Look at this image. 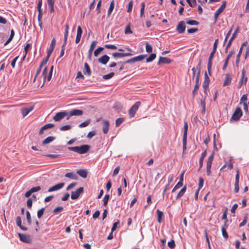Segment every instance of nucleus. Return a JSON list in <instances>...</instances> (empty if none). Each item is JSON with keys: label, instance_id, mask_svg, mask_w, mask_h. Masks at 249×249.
I'll list each match as a JSON object with an SVG mask.
<instances>
[{"label": "nucleus", "instance_id": "nucleus-1", "mask_svg": "<svg viewBox=\"0 0 249 249\" xmlns=\"http://www.w3.org/2000/svg\"><path fill=\"white\" fill-rule=\"evenodd\" d=\"M90 149L89 145L85 144L80 146L69 147L68 149L70 151H74L78 154H83L87 153Z\"/></svg>", "mask_w": 249, "mask_h": 249}, {"label": "nucleus", "instance_id": "nucleus-2", "mask_svg": "<svg viewBox=\"0 0 249 249\" xmlns=\"http://www.w3.org/2000/svg\"><path fill=\"white\" fill-rule=\"evenodd\" d=\"M200 64H201V60L199 61V63L198 64V72L197 73L196 78V83H195L194 89L192 92L193 96L196 95L198 93V90L199 87V77H200Z\"/></svg>", "mask_w": 249, "mask_h": 249}, {"label": "nucleus", "instance_id": "nucleus-3", "mask_svg": "<svg viewBox=\"0 0 249 249\" xmlns=\"http://www.w3.org/2000/svg\"><path fill=\"white\" fill-rule=\"evenodd\" d=\"M141 103L139 101L136 102L129 109L128 113L130 118L134 116L136 111L141 106Z\"/></svg>", "mask_w": 249, "mask_h": 249}, {"label": "nucleus", "instance_id": "nucleus-4", "mask_svg": "<svg viewBox=\"0 0 249 249\" xmlns=\"http://www.w3.org/2000/svg\"><path fill=\"white\" fill-rule=\"evenodd\" d=\"M242 116V111L240 107H237L234 111L231 120L238 121Z\"/></svg>", "mask_w": 249, "mask_h": 249}, {"label": "nucleus", "instance_id": "nucleus-5", "mask_svg": "<svg viewBox=\"0 0 249 249\" xmlns=\"http://www.w3.org/2000/svg\"><path fill=\"white\" fill-rule=\"evenodd\" d=\"M226 2L224 1L219 8L216 11L214 14V23H215L217 21L218 17L219 15L224 11L226 7Z\"/></svg>", "mask_w": 249, "mask_h": 249}, {"label": "nucleus", "instance_id": "nucleus-6", "mask_svg": "<svg viewBox=\"0 0 249 249\" xmlns=\"http://www.w3.org/2000/svg\"><path fill=\"white\" fill-rule=\"evenodd\" d=\"M84 192V188L82 187H79L75 191L71 192V197L72 199H77L80 195Z\"/></svg>", "mask_w": 249, "mask_h": 249}, {"label": "nucleus", "instance_id": "nucleus-7", "mask_svg": "<svg viewBox=\"0 0 249 249\" xmlns=\"http://www.w3.org/2000/svg\"><path fill=\"white\" fill-rule=\"evenodd\" d=\"M18 236L20 240L26 243H30L32 242V239L29 235H27L23 233H18Z\"/></svg>", "mask_w": 249, "mask_h": 249}, {"label": "nucleus", "instance_id": "nucleus-8", "mask_svg": "<svg viewBox=\"0 0 249 249\" xmlns=\"http://www.w3.org/2000/svg\"><path fill=\"white\" fill-rule=\"evenodd\" d=\"M241 75H242V76H241V79L240 80V81L238 83V87L239 88H240L242 86L243 84H245L248 80L247 77L245 76L246 71L244 69H243L242 70V74Z\"/></svg>", "mask_w": 249, "mask_h": 249}, {"label": "nucleus", "instance_id": "nucleus-9", "mask_svg": "<svg viewBox=\"0 0 249 249\" xmlns=\"http://www.w3.org/2000/svg\"><path fill=\"white\" fill-rule=\"evenodd\" d=\"M239 171L238 169H237L236 174L235 175V183H234V191L235 193H237L239 191Z\"/></svg>", "mask_w": 249, "mask_h": 249}, {"label": "nucleus", "instance_id": "nucleus-10", "mask_svg": "<svg viewBox=\"0 0 249 249\" xmlns=\"http://www.w3.org/2000/svg\"><path fill=\"white\" fill-rule=\"evenodd\" d=\"M67 115V112L66 111L59 112L56 114V115L53 117V119L55 121H60L62 120Z\"/></svg>", "mask_w": 249, "mask_h": 249}, {"label": "nucleus", "instance_id": "nucleus-11", "mask_svg": "<svg viewBox=\"0 0 249 249\" xmlns=\"http://www.w3.org/2000/svg\"><path fill=\"white\" fill-rule=\"evenodd\" d=\"M83 114V111L80 109H72L69 112V116L67 118L69 120L71 116H81Z\"/></svg>", "mask_w": 249, "mask_h": 249}, {"label": "nucleus", "instance_id": "nucleus-12", "mask_svg": "<svg viewBox=\"0 0 249 249\" xmlns=\"http://www.w3.org/2000/svg\"><path fill=\"white\" fill-rule=\"evenodd\" d=\"M176 30L179 34L183 33L185 30V22L183 21H180L177 26Z\"/></svg>", "mask_w": 249, "mask_h": 249}, {"label": "nucleus", "instance_id": "nucleus-13", "mask_svg": "<svg viewBox=\"0 0 249 249\" xmlns=\"http://www.w3.org/2000/svg\"><path fill=\"white\" fill-rule=\"evenodd\" d=\"M238 28L236 29V30L234 32L233 34H232L231 37L226 47L225 48V51L227 52L228 49L230 47V46L231 45L232 41L235 39V38L237 36V34L238 33Z\"/></svg>", "mask_w": 249, "mask_h": 249}, {"label": "nucleus", "instance_id": "nucleus-14", "mask_svg": "<svg viewBox=\"0 0 249 249\" xmlns=\"http://www.w3.org/2000/svg\"><path fill=\"white\" fill-rule=\"evenodd\" d=\"M34 108V106H31L29 107H24L21 109L20 111L23 117L27 116Z\"/></svg>", "mask_w": 249, "mask_h": 249}, {"label": "nucleus", "instance_id": "nucleus-15", "mask_svg": "<svg viewBox=\"0 0 249 249\" xmlns=\"http://www.w3.org/2000/svg\"><path fill=\"white\" fill-rule=\"evenodd\" d=\"M65 185L64 182H61L60 183L57 184L51 187H50L49 190L48 192H51L55 191L58 190L61 188H62Z\"/></svg>", "mask_w": 249, "mask_h": 249}, {"label": "nucleus", "instance_id": "nucleus-16", "mask_svg": "<svg viewBox=\"0 0 249 249\" xmlns=\"http://www.w3.org/2000/svg\"><path fill=\"white\" fill-rule=\"evenodd\" d=\"M112 55L114 58H122L125 56H132V54L130 53H113Z\"/></svg>", "mask_w": 249, "mask_h": 249}, {"label": "nucleus", "instance_id": "nucleus-17", "mask_svg": "<svg viewBox=\"0 0 249 249\" xmlns=\"http://www.w3.org/2000/svg\"><path fill=\"white\" fill-rule=\"evenodd\" d=\"M210 78L206 72L204 74V80L203 83V88L204 89H209V84L210 83Z\"/></svg>", "mask_w": 249, "mask_h": 249}, {"label": "nucleus", "instance_id": "nucleus-18", "mask_svg": "<svg viewBox=\"0 0 249 249\" xmlns=\"http://www.w3.org/2000/svg\"><path fill=\"white\" fill-rule=\"evenodd\" d=\"M172 60L169 58L160 56L158 61V64L160 65L161 64H170Z\"/></svg>", "mask_w": 249, "mask_h": 249}, {"label": "nucleus", "instance_id": "nucleus-19", "mask_svg": "<svg viewBox=\"0 0 249 249\" xmlns=\"http://www.w3.org/2000/svg\"><path fill=\"white\" fill-rule=\"evenodd\" d=\"M103 131L104 134H107L108 133L109 127V122L107 120L103 121Z\"/></svg>", "mask_w": 249, "mask_h": 249}, {"label": "nucleus", "instance_id": "nucleus-20", "mask_svg": "<svg viewBox=\"0 0 249 249\" xmlns=\"http://www.w3.org/2000/svg\"><path fill=\"white\" fill-rule=\"evenodd\" d=\"M109 57L106 54L103 55L101 57L98 58V61L104 65H106L109 61Z\"/></svg>", "mask_w": 249, "mask_h": 249}, {"label": "nucleus", "instance_id": "nucleus-21", "mask_svg": "<svg viewBox=\"0 0 249 249\" xmlns=\"http://www.w3.org/2000/svg\"><path fill=\"white\" fill-rule=\"evenodd\" d=\"M54 126V125L53 124H48L44 125H43L40 129L39 131V134L42 135L43 133V131L45 130H46L49 128H51L53 127Z\"/></svg>", "mask_w": 249, "mask_h": 249}, {"label": "nucleus", "instance_id": "nucleus-22", "mask_svg": "<svg viewBox=\"0 0 249 249\" xmlns=\"http://www.w3.org/2000/svg\"><path fill=\"white\" fill-rule=\"evenodd\" d=\"M83 73L84 74H87L88 76L91 75L90 68L87 63L84 64V70H83Z\"/></svg>", "mask_w": 249, "mask_h": 249}, {"label": "nucleus", "instance_id": "nucleus-23", "mask_svg": "<svg viewBox=\"0 0 249 249\" xmlns=\"http://www.w3.org/2000/svg\"><path fill=\"white\" fill-rule=\"evenodd\" d=\"M206 156H207V150H205L202 153L201 156L199 160V169H200L202 167L203 160H204V158L206 157Z\"/></svg>", "mask_w": 249, "mask_h": 249}, {"label": "nucleus", "instance_id": "nucleus-24", "mask_svg": "<svg viewBox=\"0 0 249 249\" xmlns=\"http://www.w3.org/2000/svg\"><path fill=\"white\" fill-rule=\"evenodd\" d=\"M16 223L18 226L23 231H27V228L26 227H23L21 225V219L20 217L18 216L16 218Z\"/></svg>", "mask_w": 249, "mask_h": 249}, {"label": "nucleus", "instance_id": "nucleus-25", "mask_svg": "<svg viewBox=\"0 0 249 249\" xmlns=\"http://www.w3.org/2000/svg\"><path fill=\"white\" fill-rule=\"evenodd\" d=\"M231 77L229 74H226L225 79L223 83V86H226L230 85L231 83Z\"/></svg>", "mask_w": 249, "mask_h": 249}, {"label": "nucleus", "instance_id": "nucleus-26", "mask_svg": "<svg viewBox=\"0 0 249 249\" xmlns=\"http://www.w3.org/2000/svg\"><path fill=\"white\" fill-rule=\"evenodd\" d=\"M77 174L81 177L86 178L87 177L88 172L85 170L80 169L77 171Z\"/></svg>", "mask_w": 249, "mask_h": 249}, {"label": "nucleus", "instance_id": "nucleus-27", "mask_svg": "<svg viewBox=\"0 0 249 249\" xmlns=\"http://www.w3.org/2000/svg\"><path fill=\"white\" fill-rule=\"evenodd\" d=\"M96 44H97V41H93L91 44H90V47H89V57H90L91 54H92V51L93 50H94V48L95 47L96 45Z\"/></svg>", "mask_w": 249, "mask_h": 249}, {"label": "nucleus", "instance_id": "nucleus-28", "mask_svg": "<svg viewBox=\"0 0 249 249\" xmlns=\"http://www.w3.org/2000/svg\"><path fill=\"white\" fill-rule=\"evenodd\" d=\"M55 140V137L53 136H50L46 138L43 142L42 144L44 145L48 144Z\"/></svg>", "mask_w": 249, "mask_h": 249}, {"label": "nucleus", "instance_id": "nucleus-29", "mask_svg": "<svg viewBox=\"0 0 249 249\" xmlns=\"http://www.w3.org/2000/svg\"><path fill=\"white\" fill-rule=\"evenodd\" d=\"M157 213L158 217V221L159 223H160L161 222V219L164 216L163 213L162 212L158 209L157 210Z\"/></svg>", "mask_w": 249, "mask_h": 249}, {"label": "nucleus", "instance_id": "nucleus-30", "mask_svg": "<svg viewBox=\"0 0 249 249\" xmlns=\"http://www.w3.org/2000/svg\"><path fill=\"white\" fill-rule=\"evenodd\" d=\"M186 190V186H184L179 192L178 194L176 196V199H179L185 193Z\"/></svg>", "mask_w": 249, "mask_h": 249}, {"label": "nucleus", "instance_id": "nucleus-31", "mask_svg": "<svg viewBox=\"0 0 249 249\" xmlns=\"http://www.w3.org/2000/svg\"><path fill=\"white\" fill-rule=\"evenodd\" d=\"M214 157V153H213L211 155H210L209 157V158L208 159L207 162V167H211L212 164L213 162V160Z\"/></svg>", "mask_w": 249, "mask_h": 249}, {"label": "nucleus", "instance_id": "nucleus-32", "mask_svg": "<svg viewBox=\"0 0 249 249\" xmlns=\"http://www.w3.org/2000/svg\"><path fill=\"white\" fill-rule=\"evenodd\" d=\"M65 34H64V40L65 41V42H67L68 36V34H69V25L68 24H66L65 25Z\"/></svg>", "mask_w": 249, "mask_h": 249}, {"label": "nucleus", "instance_id": "nucleus-33", "mask_svg": "<svg viewBox=\"0 0 249 249\" xmlns=\"http://www.w3.org/2000/svg\"><path fill=\"white\" fill-rule=\"evenodd\" d=\"M146 56V55L142 54L133 57L134 62L140 61L142 60Z\"/></svg>", "mask_w": 249, "mask_h": 249}, {"label": "nucleus", "instance_id": "nucleus-34", "mask_svg": "<svg viewBox=\"0 0 249 249\" xmlns=\"http://www.w3.org/2000/svg\"><path fill=\"white\" fill-rule=\"evenodd\" d=\"M114 8V1H111L110 4V5H109V9H108V12H107V16L108 17H109L110 14H111L113 9Z\"/></svg>", "mask_w": 249, "mask_h": 249}, {"label": "nucleus", "instance_id": "nucleus-35", "mask_svg": "<svg viewBox=\"0 0 249 249\" xmlns=\"http://www.w3.org/2000/svg\"><path fill=\"white\" fill-rule=\"evenodd\" d=\"M47 73H48V69L46 67H45L43 71V72H42V75L43 76L44 82L46 79L47 75H48ZM43 83H44V82ZM43 85H44V84H43L41 85V88H42L43 86Z\"/></svg>", "mask_w": 249, "mask_h": 249}, {"label": "nucleus", "instance_id": "nucleus-36", "mask_svg": "<svg viewBox=\"0 0 249 249\" xmlns=\"http://www.w3.org/2000/svg\"><path fill=\"white\" fill-rule=\"evenodd\" d=\"M156 57V54L155 53H151L150 56L147 58L146 61L147 63H149L154 60Z\"/></svg>", "mask_w": 249, "mask_h": 249}, {"label": "nucleus", "instance_id": "nucleus-37", "mask_svg": "<svg viewBox=\"0 0 249 249\" xmlns=\"http://www.w3.org/2000/svg\"><path fill=\"white\" fill-rule=\"evenodd\" d=\"M104 50V48L103 47H98L97 49H96L94 52V56L97 57L98 56V55L99 54V53Z\"/></svg>", "mask_w": 249, "mask_h": 249}, {"label": "nucleus", "instance_id": "nucleus-38", "mask_svg": "<svg viewBox=\"0 0 249 249\" xmlns=\"http://www.w3.org/2000/svg\"><path fill=\"white\" fill-rule=\"evenodd\" d=\"M188 128V124L186 122H185L184 124V130L183 137L187 138Z\"/></svg>", "mask_w": 249, "mask_h": 249}, {"label": "nucleus", "instance_id": "nucleus-39", "mask_svg": "<svg viewBox=\"0 0 249 249\" xmlns=\"http://www.w3.org/2000/svg\"><path fill=\"white\" fill-rule=\"evenodd\" d=\"M54 1H48V5L51 13L54 11Z\"/></svg>", "mask_w": 249, "mask_h": 249}, {"label": "nucleus", "instance_id": "nucleus-40", "mask_svg": "<svg viewBox=\"0 0 249 249\" xmlns=\"http://www.w3.org/2000/svg\"><path fill=\"white\" fill-rule=\"evenodd\" d=\"M63 210V207L62 206H59L55 208L53 210V213L54 214H57L61 212Z\"/></svg>", "mask_w": 249, "mask_h": 249}, {"label": "nucleus", "instance_id": "nucleus-41", "mask_svg": "<svg viewBox=\"0 0 249 249\" xmlns=\"http://www.w3.org/2000/svg\"><path fill=\"white\" fill-rule=\"evenodd\" d=\"M186 23L190 25H198L199 24V22L195 20H188L187 21Z\"/></svg>", "mask_w": 249, "mask_h": 249}, {"label": "nucleus", "instance_id": "nucleus-42", "mask_svg": "<svg viewBox=\"0 0 249 249\" xmlns=\"http://www.w3.org/2000/svg\"><path fill=\"white\" fill-rule=\"evenodd\" d=\"M215 52H216V51L212 50V51L211 52L210 55L209 56L208 63H213V55L215 54Z\"/></svg>", "mask_w": 249, "mask_h": 249}, {"label": "nucleus", "instance_id": "nucleus-43", "mask_svg": "<svg viewBox=\"0 0 249 249\" xmlns=\"http://www.w3.org/2000/svg\"><path fill=\"white\" fill-rule=\"evenodd\" d=\"M65 177L71 179H75L76 176L73 173L70 172L65 174Z\"/></svg>", "mask_w": 249, "mask_h": 249}, {"label": "nucleus", "instance_id": "nucleus-44", "mask_svg": "<svg viewBox=\"0 0 249 249\" xmlns=\"http://www.w3.org/2000/svg\"><path fill=\"white\" fill-rule=\"evenodd\" d=\"M114 75V72H110L107 74L104 75L103 76V78L105 80H107L112 78Z\"/></svg>", "mask_w": 249, "mask_h": 249}, {"label": "nucleus", "instance_id": "nucleus-45", "mask_svg": "<svg viewBox=\"0 0 249 249\" xmlns=\"http://www.w3.org/2000/svg\"><path fill=\"white\" fill-rule=\"evenodd\" d=\"M44 211H45V208H42L41 209L37 211V217L38 218H40L42 216L43 213L44 212Z\"/></svg>", "mask_w": 249, "mask_h": 249}, {"label": "nucleus", "instance_id": "nucleus-46", "mask_svg": "<svg viewBox=\"0 0 249 249\" xmlns=\"http://www.w3.org/2000/svg\"><path fill=\"white\" fill-rule=\"evenodd\" d=\"M242 48H240V50H239V51L238 52V53L237 55V57H236V64L237 65L239 62V61H240V56H241V54L242 53Z\"/></svg>", "mask_w": 249, "mask_h": 249}, {"label": "nucleus", "instance_id": "nucleus-47", "mask_svg": "<svg viewBox=\"0 0 249 249\" xmlns=\"http://www.w3.org/2000/svg\"><path fill=\"white\" fill-rule=\"evenodd\" d=\"M204 179L202 178H199L198 189L200 190L203 187Z\"/></svg>", "mask_w": 249, "mask_h": 249}, {"label": "nucleus", "instance_id": "nucleus-48", "mask_svg": "<svg viewBox=\"0 0 249 249\" xmlns=\"http://www.w3.org/2000/svg\"><path fill=\"white\" fill-rule=\"evenodd\" d=\"M168 246L171 249H174L176 246L174 240H172L168 242Z\"/></svg>", "mask_w": 249, "mask_h": 249}, {"label": "nucleus", "instance_id": "nucleus-49", "mask_svg": "<svg viewBox=\"0 0 249 249\" xmlns=\"http://www.w3.org/2000/svg\"><path fill=\"white\" fill-rule=\"evenodd\" d=\"M221 231L223 237L227 239L228 238V234L226 231V229L224 227H222Z\"/></svg>", "mask_w": 249, "mask_h": 249}, {"label": "nucleus", "instance_id": "nucleus-50", "mask_svg": "<svg viewBox=\"0 0 249 249\" xmlns=\"http://www.w3.org/2000/svg\"><path fill=\"white\" fill-rule=\"evenodd\" d=\"M89 123H90V121L89 120H87V121L82 123L81 124H80L79 125V127H86V126H88L89 124Z\"/></svg>", "mask_w": 249, "mask_h": 249}, {"label": "nucleus", "instance_id": "nucleus-51", "mask_svg": "<svg viewBox=\"0 0 249 249\" xmlns=\"http://www.w3.org/2000/svg\"><path fill=\"white\" fill-rule=\"evenodd\" d=\"M124 121V119L123 118H119L116 119L115 122V124L116 126H118L120 124Z\"/></svg>", "mask_w": 249, "mask_h": 249}, {"label": "nucleus", "instance_id": "nucleus-52", "mask_svg": "<svg viewBox=\"0 0 249 249\" xmlns=\"http://www.w3.org/2000/svg\"><path fill=\"white\" fill-rule=\"evenodd\" d=\"M124 33H125V34H132V31L131 30L130 25H128L126 26V27H125V30H124Z\"/></svg>", "mask_w": 249, "mask_h": 249}, {"label": "nucleus", "instance_id": "nucleus-53", "mask_svg": "<svg viewBox=\"0 0 249 249\" xmlns=\"http://www.w3.org/2000/svg\"><path fill=\"white\" fill-rule=\"evenodd\" d=\"M247 101V95L246 94H244L241 98L240 100V104H241L244 103H246Z\"/></svg>", "mask_w": 249, "mask_h": 249}, {"label": "nucleus", "instance_id": "nucleus-54", "mask_svg": "<svg viewBox=\"0 0 249 249\" xmlns=\"http://www.w3.org/2000/svg\"><path fill=\"white\" fill-rule=\"evenodd\" d=\"M145 49H146V51L147 53H150L152 52V47L148 43H146Z\"/></svg>", "mask_w": 249, "mask_h": 249}, {"label": "nucleus", "instance_id": "nucleus-55", "mask_svg": "<svg viewBox=\"0 0 249 249\" xmlns=\"http://www.w3.org/2000/svg\"><path fill=\"white\" fill-rule=\"evenodd\" d=\"M109 198V196L108 195H106L103 198L104 205L106 206L107 204L108 199Z\"/></svg>", "mask_w": 249, "mask_h": 249}, {"label": "nucleus", "instance_id": "nucleus-56", "mask_svg": "<svg viewBox=\"0 0 249 249\" xmlns=\"http://www.w3.org/2000/svg\"><path fill=\"white\" fill-rule=\"evenodd\" d=\"M71 128V126L70 125H65L61 127L60 130L61 131H66L70 129Z\"/></svg>", "mask_w": 249, "mask_h": 249}, {"label": "nucleus", "instance_id": "nucleus-57", "mask_svg": "<svg viewBox=\"0 0 249 249\" xmlns=\"http://www.w3.org/2000/svg\"><path fill=\"white\" fill-rule=\"evenodd\" d=\"M105 47L107 49H110L112 50H116L117 49V47L114 45L106 44L105 45Z\"/></svg>", "mask_w": 249, "mask_h": 249}, {"label": "nucleus", "instance_id": "nucleus-58", "mask_svg": "<svg viewBox=\"0 0 249 249\" xmlns=\"http://www.w3.org/2000/svg\"><path fill=\"white\" fill-rule=\"evenodd\" d=\"M26 218L27 220V222L29 225L31 224V217L30 213L29 211L26 212Z\"/></svg>", "mask_w": 249, "mask_h": 249}, {"label": "nucleus", "instance_id": "nucleus-59", "mask_svg": "<svg viewBox=\"0 0 249 249\" xmlns=\"http://www.w3.org/2000/svg\"><path fill=\"white\" fill-rule=\"evenodd\" d=\"M66 43H67V42H65V41L64 40V43L62 46V49H61V52H60V56H62L64 54L65 48V46L66 45Z\"/></svg>", "mask_w": 249, "mask_h": 249}, {"label": "nucleus", "instance_id": "nucleus-60", "mask_svg": "<svg viewBox=\"0 0 249 249\" xmlns=\"http://www.w3.org/2000/svg\"><path fill=\"white\" fill-rule=\"evenodd\" d=\"M46 156L52 159H55L60 157V155L59 154H48Z\"/></svg>", "mask_w": 249, "mask_h": 249}, {"label": "nucleus", "instance_id": "nucleus-61", "mask_svg": "<svg viewBox=\"0 0 249 249\" xmlns=\"http://www.w3.org/2000/svg\"><path fill=\"white\" fill-rule=\"evenodd\" d=\"M144 7H145V4H144V2H142V6H141V8L140 16H141V17H142L144 15Z\"/></svg>", "mask_w": 249, "mask_h": 249}, {"label": "nucleus", "instance_id": "nucleus-62", "mask_svg": "<svg viewBox=\"0 0 249 249\" xmlns=\"http://www.w3.org/2000/svg\"><path fill=\"white\" fill-rule=\"evenodd\" d=\"M54 48L52 47L51 46H49L48 49H47V54H48V56H50L51 54L53 53Z\"/></svg>", "mask_w": 249, "mask_h": 249}, {"label": "nucleus", "instance_id": "nucleus-63", "mask_svg": "<svg viewBox=\"0 0 249 249\" xmlns=\"http://www.w3.org/2000/svg\"><path fill=\"white\" fill-rule=\"evenodd\" d=\"M41 189L40 186H36L35 187L32 188L30 190L32 193L39 191Z\"/></svg>", "mask_w": 249, "mask_h": 249}, {"label": "nucleus", "instance_id": "nucleus-64", "mask_svg": "<svg viewBox=\"0 0 249 249\" xmlns=\"http://www.w3.org/2000/svg\"><path fill=\"white\" fill-rule=\"evenodd\" d=\"M198 29L196 28H190L187 30V32L189 34H192L194 33H196L198 31Z\"/></svg>", "mask_w": 249, "mask_h": 249}]
</instances>
